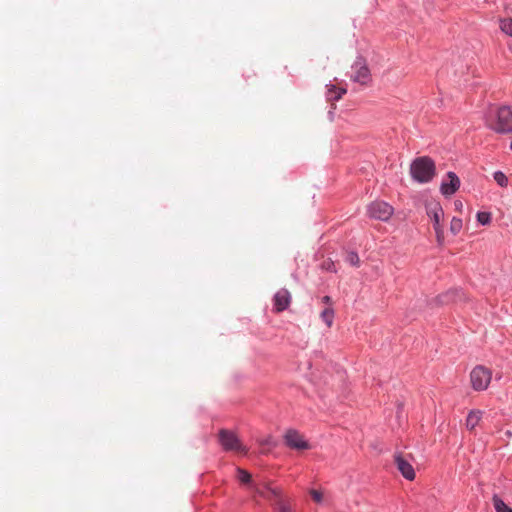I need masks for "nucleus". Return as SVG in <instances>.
<instances>
[{"instance_id": "obj_1", "label": "nucleus", "mask_w": 512, "mask_h": 512, "mask_svg": "<svg viewBox=\"0 0 512 512\" xmlns=\"http://www.w3.org/2000/svg\"><path fill=\"white\" fill-rule=\"evenodd\" d=\"M410 173L414 180L420 183H427L435 175V164L429 157L416 158L410 167Z\"/></svg>"}, {"instance_id": "obj_2", "label": "nucleus", "mask_w": 512, "mask_h": 512, "mask_svg": "<svg viewBox=\"0 0 512 512\" xmlns=\"http://www.w3.org/2000/svg\"><path fill=\"white\" fill-rule=\"evenodd\" d=\"M426 213L433 224L436 241L439 246L444 244V210L439 202H430L426 205Z\"/></svg>"}, {"instance_id": "obj_3", "label": "nucleus", "mask_w": 512, "mask_h": 512, "mask_svg": "<svg viewBox=\"0 0 512 512\" xmlns=\"http://www.w3.org/2000/svg\"><path fill=\"white\" fill-rule=\"evenodd\" d=\"M490 128L501 134L512 132V108L509 106L499 107L496 111V119L490 124Z\"/></svg>"}, {"instance_id": "obj_4", "label": "nucleus", "mask_w": 512, "mask_h": 512, "mask_svg": "<svg viewBox=\"0 0 512 512\" xmlns=\"http://www.w3.org/2000/svg\"><path fill=\"white\" fill-rule=\"evenodd\" d=\"M218 441L225 451H234L243 454L247 451L237 435L230 430L221 429L218 433Z\"/></svg>"}, {"instance_id": "obj_5", "label": "nucleus", "mask_w": 512, "mask_h": 512, "mask_svg": "<svg viewBox=\"0 0 512 512\" xmlns=\"http://www.w3.org/2000/svg\"><path fill=\"white\" fill-rule=\"evenodd\" d=\"M491 378V371L484 366H476L470 373V381L476 391L486 390Z\"/></svg>"}, {"instance_id": "obj_6", "label": "nucleus", "mask_w": 512, "mask_h": 512, "mask_svg": "<svg viewBox=\"0 0 512 512\" xmlns=\"http://www.w3.org/2000/svg\"><path fill=\"white\" fill-rule=\"evenodd\" d=\"M351 79L361 85H368L371 74L365 59L358 57L352 65Z\"/></svg>"}, {"instance_id": "obj_7", "label": "nucleus", "mask_w": 512, "mask_h": 512, "mask_svg": "<svg viewBox=\"0 0 512 512\" xmlns=\"http://www.w3.org/2000/svg\"><path fill=\"white\" fill-rule=\"evenodd\" d=\"M393 212V207L384 201L372 202L367 208V213L371 218L381 221L389 220Z\"/></svg>"}, {"instance_id": "obj_8", "label": "nucleus", "mask_w": 512, "mask_h": 512, "mask_svg": "<svg viewBox=\"0 0 512 512\" xmlns=\"http://www.w3.org/2000/svg\"><path fill=\"white\" fill-rule=\"evenodd\" d=\"M285 444L295 450H307L310 448L308 441L297 430L290 429L284 435Z\"/></svg>"}, {"instance_id": "obj_9", "label": "nucleus", "mask_w": 512, "mask_h": 512, "mask_svg": "<svg viewBox=\"0 0 512 512\" xmlns=\"http://www.w3.org/2000/svg\"><path fill=\"white\" fill-rule=\"evenodd\" d=\"M460 187V179L454 172H448L445 179H443L440 191L448 197L453 195Z\"/></svg>"}, {"instance_id": "obj_10", "label": "nucleus", "mask_w": 512, "mask_h": 512, "mask_svg": "<svg viewBox=\"0 0 512 512\" xmlns=\"http://www.w3.org/2000/svg\"><path fill=\"white\" fill-rule=\"evenodd\" d=\"M394 462L397 466V469L400 471L402 476L407 480H414L415 478V471L411 463L404 458L402 454H395L394 456Z\"/></svg>"}, {"instance_id": "obj_11", "label": "nucleus", "mask_w": 512, "mask_h": 512, "mask_svg": "<svg viewBox=\"0 0 512 512\" xmlns=\"http://www.w3.org/2000/svg\"><path fill=\"white\" fill-rule=\"evenodd\" d=\"M291 295L288 290L281 289L274 296V309L276 312L284 311L290 304Z\"/></svg>"}, {"instance_id": "obj_12", "label": "nucleus", "mask_w": 512, "mask_h": 512, "mask_svg": "<svg viewBox=\"0 0 512 512\" xmlns=\"http://www.w3.org/2000/svg\"><path fill=\"white\" fill-rule=\"evenodd\" d=\"M482 418V411L480 410H472L469 412L466 419V427L469 430H473L480 422Z\"/></svg>"}, {"instance_id": "obj_13", "label": "nucleus", "mask_w": 512, "mask_h": 512, "mask_svg": "<svg viewBox=\"0 0 512 512\" xmlns=\"http://www.w3.org/2000/svg\"><path fill=\"white\" fill-rule=\"evenodd\" d=\"M347 90L345 88H336L335 86H331L328 90V100L337 101L341 99V97L346 94Z\"/></svg>"}, {"instance_id": "obj_14", "label": "nucleus", "mask_w": 512, "mask_h": 512, "mask_svg": "<svg viewBox=\"0 0 512 512\" xmlns=\"http://www.w3.org/2000/svg\"><path fill=\"white\" fill-rule=\"evenodd\" d=\"M328 327H331L334 319V310L331 307L325 308L320 315Z\"/></svg>"}, {"instance_id": "obj_15", "label": "nucleus", "mask_w": 512, "mask_h": 512, "mask_svg": "<svg viewBox=\"0 0 512 512\" xmlns=\"http://www.w3.org/2000/svg\"><path fill=\"white\" fill-rule=\"evenodd\" d=\"M492 500L496 512H512V509L508 507L498 496L495 495Z\"/></svg>"}, {"instance_id": "obj_16", "label": "nucleus", "mask_w": 512, "mask_h": 512, "mask_svg": "<svg viewBox=\"0 0 512 512\" xmlns=\"http://www.w3.org/2000/svg\"><path fill=\"white\" fill-rule=\"evenodd\" d=\"M500 29L505 34L512 37V18H506V19L500 20Z\"/></svg>"}, {"instance_id": "obj_17", "label": "nucleus", "mask_w": 512, "mask_h": 512, "mask_svg": "<svg viewBox=\"0 0 512 512\" xmlns=\"http://www.w3.org/2000/svg\"><path fill=\"white\" fill-rule=\"evenodd\" d=\"M462 226H463L462 220L459 218L453 217L450 222V232L453 235H457L461 231Z\"/></svg>"}, {"instance_id": "obj_18", "label": "nucleus", "mask_w": 512, "mask_h": 512, "mask_svg": "<svg viewBox=\"0 0 512 512\" xmlns=\"http://www.w3.org/2000/svg\"><path fill=\"white\" fill-rule=\"evenodd\" d=\"M494 180L501 187H506L508 185V179H507L506 175L501 171H497L494 173Z\"/></svg>"}, {"instance_id": "obj_19", "label": "nucleus", "mask_w": 512, "mask_h": 512, "mask_svg": "<svg viewBox=\"0 0 512 512\" xmlns=\"http://www.w3.org/2000/svg\"><path fill=\"white\" fill-rule=\"evenodd\" d=\"M237 473H238V480L241 483H244V484L250 483V481H251V474L249 472H247L244 469L238 468L237 469Z\"/></svg>"}, {"instance_id": "obj_20", "label": "nucleus", "mask_w": 512, "mask_h": 512, "mask_svg": "<svg viewBox=\"0 0 512 512\" xmlns=\"http://www.w3.org/2000/svg\"><path fill=\"white\" fill-rule=\"evenodd\" d=\"M346 261L352 265V266H359L360 264V259H359V256L357 253L355 252H349L346 256Z\"/></svg>"}, {"instance_id": "obj_21", "label": "nucleus", "mask_w": 512, "mask_h": 512, "mask_svg": "<svg viewBox=\"0 0 512 512\" xmlns=\"http://www.w3.org/2000/svg\"><path fill=\"white\" fill-rule=\"evenodd\" d=\"M255 493L260 495V496H263V497H268V494H272V495H277V491L275 489H272V488H265V489H262L260 487H255Z\"/></svg>"}, {"instance_id": "obj_22", "label": "nucleus", "mask_w": 512, "mask_h": 512, "mask_svg": "<svg viewBox=\"0 0 512 512\" xmlns=\"http://www.w3.org/2000/svg\"><path fill=\"white\" fill-rule=\"evenodd\" d=\"M310 495H311V497H312L314 502H316L318 504L323 502V498L324 497H323V493L321 491L312 489L310 491Z\"/></svg>"}, {"instance_id": "obj_23", "label": "nucleus", "mask_w": 512, "mask_h": 512, "mask_svg": "<svg viewBox=\"0 0 512 512\" xmlns=\"http://www.w3.org/2000/svg\"><path fill=\"white\" fill-rule=\"evenodd\" d=\"M490 214L487 213V212H479L477 214V220L482 224V225H486L490 222Z\"/></svg>"}, {"instance_id": "obj_24", "label": "nucleus", "mask_w": 512, "mask_h": 512, "mask_svg": "<svg viewBox=\"0 0 512 512\" xmlns=\"http://www.w3.org/2000/svg\"><path fill=\"white\" fill-rule=\"evenodd\" d=\"M322 302L325 304H331V298L329 296H324L322 298Z\"/></svg>"}, {"instance_id": "obj_25", "label": "nucleus", "mask_w": 512, "mask_h": 512, "mask_svg": "<svg viewBox=\"0 0 512 512\" xmlns=\"http://www.w3.org/2000/svg\"><path fill=\"white\" fill-rule=\"evenodd\" d=\"M505 435H506L507 437L511 438V437H512V431L507 430V431L505 432Z\"/></svg>"}, {"instance_id": "obj_26", "label": "nucleus", "mask_w": 512, "mask_h": 512, "mask_svg": "<svg viewBox=\"0 0 512 512\" xmlns=\"http://www.w3.org/2000/svg\"><path fill=\"white\" fill-rule=\"evenodd\" d=\"M331 264H326L325 268L330 269Z\"/></svg>"}, {"instance_id": "obj_27", "label": "nucleus", "mask_w": 512, "mask_h": 512, "mask_svg": "<svg viewBox=\"0 0 512 512\" xmlns=\"http://www.w3.org/2000/svg\"><path fill=\"white\" fill-rule=\"evenodd\" d=\"M511 149H512V141H511V145H510Z\"/></svg>"}]
</instances>
